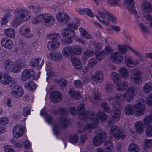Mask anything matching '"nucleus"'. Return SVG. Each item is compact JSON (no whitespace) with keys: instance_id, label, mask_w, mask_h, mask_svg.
Returning a JSON list of instances; mask_svg holds the SVG:
<instances>
[{"instance_id":"obj_1","label":"nucleus","mask_w":152,"mask_h":152,"mask_svg":"<svg viewBox=\"0 0 152 152\" xmlns=\"http://www.w3.org/2000/svg\"><path fill=\"white\" fill-rule=\"evenodd\" d=\"M77 113L79 116V118L81 120H85L86 121L88 119L92 122V124H87L85 126L80 125L78 128V132L81 134L85 131L91 132L92 129L97 127L99 122V119L100 121L102 122L106 121L107 118V115L104 112H98L96 114L94 111H85L84 104L82 103L79 105L77 108Z\"/></svg>"},{"instance_id":"obj_2","label":"nucleus","mask_w":152,"mask_h":152,"mask_svg":"<svg viewBox=\"0 0 152 152\" xmlns=\"http://www.w3.org/2000/svg\"><path fill=\"white\" fill-rule=\"evenodd\" d=\"M79 25V22H71L68 24V26L70 28H66L62 29L61 31L62 36L65 38L64 44L67 45L71 44L72 42V38L75 36V33L74 31L71 29V28L76 29Z\"/></svg>"},{"instance_id":"obj_3","label":"nucleus","mask_w":152,"mask_h":152,"mask_svg":"<svg viewBox=\"0 0 152 152\" xmlns=\"http://www.w3.org/2000/svg\"><path fill=\"white\" fill-rule=\"evenodd\" d=\"M98 16L96 15V17L99 20L104 24H105V23L103 20H101L99 18L100 17L102 18H105L106 16V15H107L109 20L112 22L114 23H116L117 22V20L115 16L112 14H110L108 12H106L103 10V11H98Z\"/></svg>"},{"instance_id":"obj_4","label":"nucleus","mask_w":152,"mask_h":152,"mask_svg":"<svg viewBox=\"0 0 152 152\" xmlns=\"http://www.w3.org/2000/svg\"><path fill=\"white\" fill-rule=\"evenodd\" d=\"M144 104V101L142 99H139L136 101L134 107L136 109V114L137 116H140L144 114L145 110Z\"/></svg>"},{"instance_id":"obj_5","label":"nucleus","mask_w":152,"mask_h":152,"mask_svg":"<svg viewBox=\"0 0 152 152\" xmlns=\"http://www.w3.org/2000/svg\"><path fill=\"white\" fill-rule=\"evenodd\" d=\"M137 93L136 89L133 87H130L127 89L126 92L123 94V98L126 101L130 102L132 100Z\"/></svg>"},{"instance_id":"obj_6","label":"nucleus","mask_w":152,"mask_h":152,"mask_svg":"<svg viewBox=\"0 0 152 152\" xmlns=\"http://www.w3.org/2000/svg\"><path fill=\"white\" fill-rule=\"evenodd\" d=\"M110 134L115 137L117 140L120 138L124 139L125 138L124 133L115 125L111 127Z\"/></svg>"},{"instance_id":"obj_7","label":"nucleus","mask_w":152,"mask_h":152,"mask_svg":"<svg viewBox=\"0 0 152 152\" xmlns=\"http://www.w3.org/2000/svg\"><path fill=\"white\" fill-rule=\"evenodd\" d=\"M4 69L7 72L18 73L17 70V68L16 67L14 63L11 60H6L4 64Z\"/></svg>"},{"instance_id":"obj_8","label":"nucleus","mask_w":152,"mask_h":152,"mask_svg":"<svg viewBox=\"0 0 152 152\" xmlns=\"http://www.w3.org/2000/svg\"><path fill=\"white\" fill-rule=\"evenodd\" d=\"M107 134L104 132L98 133L93 139V142L94 144L96 146L100 145L102 141L105 140Z\"/></svg>"},{"instance_id":"obj_9","label":"nucleus","mask_w":152,"mask_h":152,"mask_svg":"<svg viewBox=\"0 0 152 152\" xmlns=\"http://www.w3.org/2000/svg\"><path fill=\"white\" fill-rule=\"evenodd\" d=\"M12 81L14 82L15 80L9 75L0 73V83L4 85H7Z\"/></svg>"},{"instance_id":"obj_10","label":"nucleus","mask_w":152,"mask_h":152,"mask_svg":"<svg viewBox=\"0 0 152 152\" xmlns=\"http://www.w3.org/2000/svg\"><path fill=\"white\" fill-rule=\"evenodd\" d=\"M23 90L21 87L16 86L12 88L11 93L13 97L18 98L23 96Z\"/></svg>"},{"instance_id":"obj_11","label":"nucleus","mask_w":152,"mask_h":152,"mask_svg":"<svg viewBox=\"0 0 152 152\" xmlns=\"http://www.w3.org/2000/svg\"><path fill=\"white\" fill-rule=\"evenodd\" d=\"M132 78L134 82L138 84H140L142 81L140 72L137 69L135 68L132 70Z\"/></svg>"},{"instance_id":"obj_12","label":"nucleus","mask_w":152,"mask_h":152,"mask_svg":"<svg viewBox=\"0 0 152 152\" xmlns=\"http://www.w3.org/2000/svg\"><path fill=\"white\" fill-rule=\"evenodd\" d=\"M35 75L34 72L32 69H26L22 73L21 78L24 81H26L28 79L33 78Z\"/></svg>"},{"instance_id":"obj_13","label":"nucleus","mask_w":152,"mask_h":152,"mask_svg":"<svg viewBox=\"0 0 152 152\" xmlns=\"http://www.w3.org/2000/svg\"><path fill=\"white\" fill-rule=\"evenodd\" d=\"M24 127L21 125L18 124L15 126L13 130V135L14 137L18 138L21 137L24 132Z\"/></svg>"},{"instance_id":"obj_14","label":"nucleus","mask_w":152,"mask_h":152,"mask_svg":"<svg viewBox=\"0 0 152 152\" xmlns=\"http://www.w3.org/2000/svg\"><path fill=\"white\" fill-rule=\"evenodd\" d=\"M43 60H42L40 58H34L31 60L29 64L34 68L37 67L40 69L43 64Z\"/></svg>"},{"instance_id":"obj_15","label":"nucleus","mask_w":152,"mask_h":152,"mask_svg":"<svg viewBox=\"0 0 152 152\" xmlns=\"http://www.w3.org/2000/svg\"><path fill=\"white\" fill-rule=\"evenodd\" d=\"M25 15L20 14V15H16L12 23V25L14 27H16L20 25L21 23L25 20Z\"/></svg>"},{"instance_id":"obj_16","label":"nucleus","mask_w":152,"mask_h":152,"mask_svg":"<svg viewBox=\"0 0 152 152\" xmlns=\"http://www.w3.org/2000/svg\"><path fill=\"white\" fill-rule=\"evenodd\" d=\"M41 18V21L46 23L48 24H51L54 21L53 17L47 13L40 14Z\"/></svg>"},{"instance_id":"obj_17","label":"nucleus","mask_w":152,"mask_h":152,"mask_svg":"<svg viewBox=\"0 0 152 152\" xmlns=\"http://www.w3.org/2000/svg\"><path fill=\"white\" fill-rule=\"evenodd\" d=\"M113 110L111 111V117L112 120L117 121L119 120L120 117L121 111L119 109L117 108L116 106H115L113 104Z\"/></svg>"},{"instance_id":"obj_18","label":"nucleus","mask_w":152,"mask_h":152,"mask_svg":"<svg viewBox=\"0 0 152 152\" xmlns=\"http://www.w3.org/2000/svg\"><path fill=\"white\" fill-rule=\"evenodd\" d=\"M56 18L58 20L62 23H64L68 21L70 18L68 14L58 12L56 15Z\"/></svg>"},{"instance_id":"obj_19","label":"nucleus","mask_w":152,"mask_h":152,"mask_svg":"<svg viewBox=\"0 0 152 152\" xmlns=\"http://www.w3.org/2000/svg\"><path fill=\"white\" fill-rule=\"evenodd\" d=\"M60 42L59 41L50 40L47 44V48L50 51H54L59 46Z\"/></svg>"},{"instance_id":"obj_20","label":"nucleus","mask_w":152,"mask_h":152,"mask_svg":"<svg viewBox=\"0 0 152 152\" xmlns=\"http://www.w3.org/2000/svg\"><path fill=\"white\" fill-rule=\"evenodd\" d=\"M29 28L26 26H23L21 27L20 30V33L26 38H31L33 35L30 33Z\"/></svg>"},{"instance_id":"obj_21","label":"nucleus","mask_w":152,"mask_h":152,"mask_svg":"<svg viewBox=\"0 0 152 152\" xmlns=\"http://www.w3.org/2000/svg\"><path fill=\"white\" fill-rule=\"evenodd\" d=\"M124 6L130 12L135 13L136 11L133 9L134 6V0H125L124 2Z\"/></svg>"},{"instance_id":"obj_22","label":"nucleus","mask_w":152,"mask_h":152,"mask_svg":"<svg viewBox=\"0 0 152 152\" xmlns=\"http://www.w3.org/2000/svg\"><path fill=\"white\" fill-rule=\"evenodd\" d=\"M2 46L4 48L10 49L13 46V43L10 39L7 38H3L1 41Z\"/></svg>"},{"instance_id":"obj_23","label":"nucleus","mask_w":152,"mask_h":152,"mask_svg":"<svg viewBox=\"0 0 152 152\" xmlns=\"http://www.w3.org/2000/svg\"><path fill=\"white\" fill-rule=\"evenodd\" d=\"M103 77L102 73L99 71L97 70L92 76V78L94 81L97 83H100L103 81Z\"/></svg>"},{"instance_id":"obj_24","label":"nucleus","mask_w":152,"mask_h":152,"mask_svg":"<svg viewBox=\"0 0 152 152\" xmlns=\"http://www.w3.org/2000/svg\"><path fill=\"white\" fill-rule=\"evenodd\" d=\"M51 95L52 101L54 103L58 102L62 100L61 94L60 92L55 91L51 93Z\"/></svg>"},{"instance_id":"obj_25","label":"nucleus","mask_w":152,"mask_h":152,"mask_svg":"<svg viewBox=\"0 0 152 152\" xmlns=\"http://www.w3.org/2000/svg\"><path fill=\"white\" fill-rule=\"evenodd\" d=\"M71 60L72 65L75 69L78 70L82 69V63L78 58H71Z\"/></svg>"},{"instance_id":"obj_26","label":"nucleus","mask_w":152,"mask_h":152,"mask_svg":"<svg viewBox=\"0 0 152 152\" xmlns=\"http://www.w3.org/2000/svg\"><path fill=\"white\" fill-rule=\"evenodd\" d=\"M16 67L17 68V72H20L22 68L26 66V64L24 60L22 58H19L17 60L15 64Z\"/></svg>"},{"instance_id":"obj_27","label":"nucleus","mask_w":152,"mask_h":152,"mask_svg":"<svg viewBox=\"0 0 152 152\" xmlns=\"http://www.w3.org/2000/svg\"><path fill=\"white\" fill-rule=\"evenodd\" d=\"M116 88L117 90L119 92L122 91L126 89L128 86V83L125 81L122 82H119L116 83Z\"/></svg>"},{"instance_id":"obj_28","label":"nucleus","mask_w":152,"mask_h":152,"mask_svg":"<svg viewBox=\"0 0 152 152\" xmlns=\"http://www.w3.org/2000/svg\"><path fill=\"white\" fill-rule=\"evenodd\" d=\"M130 47L126 45H117L118 53L120 57H122L121 55H124L127 52V50Z\"/></svg>"},{"instance_id":"obj_29","label":"nucleus","mask_w":152,"mask_h":152,"mask_svg":"<svg viewBox=\"0 0 152 152\" xmlns=\"http://www.w3.org/2000/svg\"><path fill=\"white\" fill-rule=\"evenodd\" d=\"M4 34L6 37L14 38L15 37V31L14 29L11 28H8L4 30Z\"/></svg>"},{"instance_id":"obj_30","label":"nucleus","mask_w":152,"mask_h":152,"mask_svg":"<svg viewBox=\"0 0 152 152\" xmlns=\"http://www.w3.org/2000/svg\"><path fill=\"white\" fill-rule=\"evenodd\" d=\"M136 129L140 134L142 133L144 130V125L142 121H138L135 124Z\"/></svg>"},{"instance_id":"obj_31","label":"nucleus","mask_w":152,"mask_h":152,"mask_svg":"<svg viewBox=\"0 0 152 152\" xmlns=\"http://www.w3.org/2000/svg\"><path fill=\"white\" fill-rule=\"evenodd\" d=\"M103 59V58H92L89 61L88 66L89 67H92L96 65L98 61Z\"/></svg>"},{"instance_id":"obj_32","label":"nucleus","mask_w":152,"mask_h":152,"mask_svg":"<svg viewBox=\"0 0 152 152\" xmlns=\"http://www.w3.org/2000/svg\"><path fill=\"white\" fill-rule=\"evenodd\" d=\"M69 93L73 99L78 100L81 98L80 94L77 91H74L72 89H70L69 90Z\"/></svg>"},{"instance_id":"obj_33","label":"nucleus","mask_w":152,"mask_h":152,"mask_svg":"<svg viewBox=\"0 0 152 152\" xmlns=\"http://www.w3.org/2000/svg\"><path fill=\"white\" fill-rule=\"evenodd\" d=\"M68 109L65 107H60L58 110H55L53 111V113L54 114H56L59 113L61 115L67 114L68 113Z\"/></svg>"},{"instance_id":"obj_34","label":"nucleus","mask_w":152,"mask_h":152,"mask_svg":"<svg viewBox=\"0 0 152 152\" xmlns=\"http://www.w3.org/2000/svg\"><path fill=\"white\" fill-rule=\"evenodd\" d=\"M143 90L146 94H148L152 91V83L150 82L146 83L143 86Z\"/></svg>"},{"instance_id":"obj_35","label":"nucleus","mask_w":152,"mask_h":152,"mask_svg":"<svg viewBox=\"0 0 152 152\" xmlns=\"http://www.w3.org/2000/svg\"><path fill=\"white\" fill-rule=\"evenodd\" d=\"M72 48L69 47H65L62 51V54L64 56H69L71 55H73Z\"/></svg>"},{"instance_id":"obj_36","label":"nucleus","mask_w":152,"mask_h":152,"mask_svg":"<svg viewBox=\"0 0 152 152\" xmlns=\"http://www.w3.org/2000/svg\"><path fill=\"white\" fill-rule=\"evenodd\" d=\"M41 116H44L46 121L49 124H52L53 122V118L51 115L47 114L46 112L41 110L40 113Z\"/></svg>"},{"instance_id":"obj_37","label":"nucleus","mask_w":152,"mask_h":152,"mask_svg":"<svg viewBox=\"0 0 152 152\" xmlns=\"http://www.w3.org/2000/svg\"><path fill=\"white\" fill-rule=\"evenodd\" d=\"M124 110L126 114L131 115H132L134 111L133 106L129 104L126 105Z\"/></svg>"},{"instance_id":"obj_38","label":"nucleus","mask_w":152,"mask_h":152,"mask_svg":"<svg viewBox=\"0 0 152 152\" xmlns=\"http://www.w3.org/2000/svg\"><path fill=\"white\" fill-rule=\"evenodd\" d=\"M118 71L120 76L123 78H126L128 77L129 74L128 71L125 68H120Z\"/></svg>"},{"instance_id":"obj_39","label":"nucleus","mask_w":152,"mask_h":152,"mask_svg":"<svg viewBox=\"0 0 152 152\" xmlns=\"http://www.w3.org/2000/svg\"><path fill=\"white\" fill-rule=\"evenodd\" d=\"M47 37L51 41H59V39L61 38L60 35L58 33H50L48 35Z\"/></svg>"},{"instance_id":"obj_40","label":"nucleus","mask_w":152,"mask_h":152,"mask_svg":"<svg viewBox=\"0 0 152 152\" xmlns=\"http://www.w3.org/2000/svg\"><path fill=\"white\" fill-rule=\"evenodd\" d=\"M26 88L31 91H34L36 88V84L32 81H29L26 83L25 84Z\"/></svg>"},{"instance_id":"obj_41","label":"nucleus","mask_w":152,"mask_h":152,"mask_svg":"<svg viewBox=\"0 0 152 152\" xmlns=\"http://www.w3.org/2000/svg\"><path fill=\"white\" fill-rule=\"evenodd\" d=\"M124 60L125 63L129 67H134L138 63V61H133L129 58H125Z\"/></svg>"},{"instance_id":"obj_42","label":"nucleus","mask_w":152,"mask_h":152,"mask_svg":"<svg viewBox=\"0 0 152 152\" xmlns=\"http://www.w3.org/2000/svg\"><path fill=\"white\" fill-rule=\"evenodd\" d=\"M142 8L146 12H152V5L148 3L144 2L141 5Z\"/></svg>"},{"instance_id":"obj_43","label":"nucleus","mask_w":152,"mask_h":152,"mask_svg":"<svg viewBox=\"0 0 152 152\" xmlns=\"http://www.w3.org/2000/svg\"><path fill=\"white\" fill-rule=\"evenodd\" d=\"M123 95H122L121 94L119 93L117 94L115 96L114 98L110 97L108 99V101H116L117 103L119 104L120 102H121L122 100Z\"/></svg>"},{"instance_id":"obj_44","label":"nucleus","mask_w":152,"mask_h":152,"mask_svg":"<svg viewBox=\"0 0 152 152\" xmlns=\"http://www.w3.org/2000/svg\"><path fill=\"white\" fill-rule=\"evenodd\" d=\"M128 149L129 152H137L139 150L138 145L134 143L130 144Z\"/></svg>"},{"instance_id":"obj_45","label":"nucleus","mask_w":152,"mask_h":152,"mask_svg":"<svg viewBox=\"0 0 152 152\" xmlns=\"http://www.w3.org/2000/svg\"><path fill=\"white\" fill-rule=\"evenodd\" d=\"M79 136L77 134H74L70 135L69 138V141L73 144L76 143L78 141Z\"/></svg>"},{"instance_id":"obj_46","label":"nucleus","mask_w":152,"mask_h":152,"mask_svg":"<svg viewBox=\"0 0 152 152\" xmlns=\"http://www.w3.org/2000/svg\"><path fill=\"white\" fill-rule=\"evenodd\" d=\"M93 94L94 95V101H93L91 100V102L93 103H96L100 97L101 94L99 92L98 90L96 89H95L93 91Z\"/></svg>"},{"instance_id":"obj_47","label":"nucleus","mask_w":152,"mask_h":152,"mask_svg":"<svg viewBox=\"0 0 152 152\" xmlns=\"http://www.w3.org/2000/svg\"><path fill=\"white\" fill-rule=\"evenodd\" d=\"M72 51L73 53V55H78L82 53V50L79 46H76L72 48Z\"/></svg>"},{"instance_id":"obj_48","label":"nucleus","mask_w":152,"mask_h":152,"mask_svg":"<svg viewBox=\"0 0 152 152\" xmlns=\"http://www.w3.org/2000/svg\"><path fill=\"white\" fill-rule=\"evenodd\" d=\"M110 76L114 83H118L119 78L117 73L115 72H113L110 74Z\"/></svg>"},{"instance_id":"obj_49","label":"nucleus","mask_w":152,"mask_h":152,"mask_svg":"<svg viewBox=\"0 0 152 152\" xmlns=\"http://www.w3.org/2000/svg\"><path fill=\"white\" fill-rule=\"evenodd\" d=\"M20 12H21V13L24 14L25 15H26V19H29V18L31 17V13L28 11L21 10L19 8L17 9L15 11V12L16 13H19Z\"/></svg>"},{"instance_id":"obj_50","label":"nucleus","mask_w":152,"mask_h":152,"mask_svg":"<svg viewBox=\"0 0 152 152\" xmlns=\"http://www.w3.org/2000/svg\"><path fill=\"white\" fill-rule=\"evenodd\" d=\"M11 14L7 13L2 18L1 25H3L7 24L8 22V20L10 18Z\"/></svg>"},{"instance_id":"obj_51","label":"nucleus","mask_w":152,"mask_h":152,"mask_svg":"<svg viewBox=\"0 0 152 152\" xmlns=\"http://www.w3.org/2000/svg\"><path fill=\"white\" fill-rule=\"evenodd\" d=\"M60 122L64 127L67 126L69 123V120L67 118L64 117H62L60 118Z\"/></svg>"},{"instance_id":"obj_52","label":"nucleus","mask_w":152,"mask_h":152,"mask_svg":"<svg viewBox=\"0 0 152 152\" xmlns=\"http://www.w3.org/2000/svg\"><path fill=\"white\" fill-rule=\"evenodd\" d=\"M60 128V126H59L58 124H55L54 125L53 127V131L54 134L57 136L59 133V129Z\"/></svg>"},{"instance_id":"obj_53","label":"nucleus","mask_w":152,"mask_h":152,"mask_svg":"<svg viewBox=\"0 0 152 152\" xmlns=\"http://www.w3.org/2000/svg\"><path fill=\"white\" fill-rule=\"evenodd\" d=\"M143 121L145 125H148L150 123H152V116H147L143 119Z\"/></svg>"},{"instance_id":"obj_54","label":"nucleus","mask_w":152,"mask_h":152,"mask_svg":"<svg viewBox=\"0 0 152 152\" xmlns=\"http://www.w3.org/2000/svg\"><path fill=\"white\" fill-rule=\"evenodd\" d=\"M75 87L76 88H80L83 85V83L79 80H75L73 83Z\"/></svg>"},{"instance_id":"obj_55","label":"nucleus","mask_w":152,"mask_h":152,"mask_svg":"<svg viewBox=\"0 0 152 152\" xmlns=\"http://www.w3.org/2000/svg\"><path fill=\"white\" fill-rule=\"evenodd\" d=\"M81 35L85 38L89 39L91 38V36L87 33L86 31L83 28H80L79 29Z\"/></svg>"},{"instance_id":"obj_56","label":"nucleus","mask_w":152,"mask_h":152,"mask_svg":"<svg viewBox=\"0 0 152 152\" xmlns=\"http://www.w3.org/2000/svg\"><path fill=\"white\" fill-rule=\"evenodd\" d=\"M105 89L107 93L111 92L113 90L112 85L109 83H106L105 85Z\"/></svg>"},{"instance_id":"obj_57","label":"nucleus","mask_w":152,"mask_h":152,"mask_svg":"<svg viewBox=\"0 0 152 152\" xmlns=\"http://www.w3.org/2000/svg\"><path fill=\"white\" fill-rule=\"evenodd\" d=\"M101 107L103 108L104 111L109 113L110 111L108 106L105 102H102L100 103Z\"/></svg>"},{"instance_id":"obj_58","label":"nucleus","mask_w":152,"mask_h":152,"mask_svg":"<svg viewBox=\"0 0 152 152\" xmlns=\"http://www.w3.org/2000/svg\"><path fill=\"white\" fill-rule=\"evenodd\" d=\"M57 83L59 86L63 88L66 86V81L64 79L60 78L58 80Z\"/></svg>"},{"instance_id":"obj_59","label":"nucleus","mask_w":152,"mask_h":152,"mask_svg":"<svg viewBox=\"0 0 152 152\" xmlns=\"http://www.w3.org/2000/svg\"><path fill=\"white\" fill-rule=\"evenodd\" d=\"M41 21V18L40 15H39L36 17H34L32 20V22L33 23L37 24L40 22Z\"/></svg>"},{"instance_id":"obj_60","label":"nucleus","mask_w":152,"mask_h":152,"mask_svg":"<svg viewBox=\"0 0 152 152\" xmlns=\"http://www.w3.org/2000/svg\"><path fill=\"white\" fill-rule=\"evenodd\" d=\"M9 122L8 119L6 117H3L0 118V124L3 126L7 124Z\"/></svg>"},{"instance_id":"obj_61","label":"nucleus","mask_w":152,"mask_h":152,"mask_svg":"<svg viewBox=\"0 0 152 152\" xmlns=\"http://www.w3.org/2000/svg\"><path fill=\"white\" fill-rule=\"evenodd\" d=\"M4 152H15L14 150L12 148V146L7 145H6L4 148Z\"/></svg>"},{"instance_id":"obj_62","label":"nucleus","mask_w":152,"mask_h":152,"mask_svg":"<svg viewBox=\"0 0 152 152\" xmlns=\"http://www.w3.org/2000/svg\"><path fill=\"white\" fill-rule=\"evenodd\" d=\"M111 60L115 63L120 64L123 61V58H110Z\"/></svg>"},{"instance_id":"obj_63","label":"nucleus","mask_w":152,"mask_h":152,"mask_svg":"<svg viewBox=\"0 0 152 152\" xmlns=\"http://www.w3.org/2000/svg\"><path fill=\"white\" fill-rule=\"evenodd\" d=\"M146 103L150 107L152 106V93L149 95L146 99Z\"/></svg>"},{"instance_id":"obj_64","label":"nucleus","mask_w":152,"mask_h":152,"mask_svg":"<svg viewBox=\"0 0 152 152\" xmlns=\"http://www.w3.org/2000/svg\"><path fill=\"white\" fill-rule=\"evenodd\" d=\"M146 134L148 137H151L152 136V125L149 126L147 129Z\"/></svg>"}]
</instances>
